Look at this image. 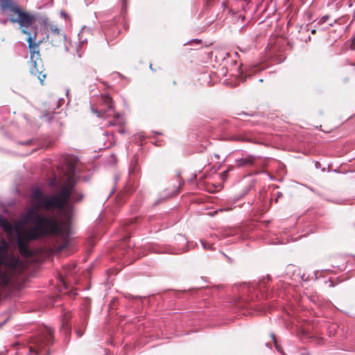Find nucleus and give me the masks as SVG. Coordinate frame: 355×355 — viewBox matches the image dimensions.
<instances>
[{
    "label": "nucleus",
    "instance_id": "1",
    "mask_svg": "<svg viewBox=\"0 0 355 355\" xmlns=\"http://www.w3.org/2000/svg\"><path fill=\"white\" fill-rule=\"evenodd\" d=\"M38 189H35L31 198L35 204L30 208L24 216L25 223L33 224L34 227L25 230L23 232L17 231V247L20 254L26 258L31 257L33 252L28 248L31 241L40 239L43 236L60 235L66 236L69 233V227L67 224L59 223L53 216H46L37 212L40 207L46 209H57L55 207L46 208L40 200L33 197L34 192Z\"/></svg>",
    "mask_w": 355,
    "mask_h": 355
},
{
    "label": "nucleus",
    "instance_id": "2",
    "mask_svg": "<svg viewBox=\"0 0 355 355\" xmlns=\"http://www.w3.org/2000/svg\"><path fill=\"white\" fill-rule=\"evenodd\" d=\"M77 160H70L67 166L66 180L60 191L52 196H48L40 190L37 189L34 192L33 197L40 200L46 208L55 207L58 209H62L69 202L71 194L76 184L75 173Z\"/></svg>",
    "mask_w": 355,
    "mask_h": 355
},
{
    "label": "nucleus",
    "instance_id": "3",
    "mask_svg": "<svg viewBox=\"0 0 355 355\" xmlns=\"http://www.w3.org/2000/svg\"><path fill=\"white\" fill-rule=\"evenodd\" d=\"M20 30L23 34L27 35L26 41L28 43L31 62L32 63L30 71L33 76H36L40 80L42 85H44L46 74L44 73V69L43 65L41 64L40 45L43 43L44 38L37 39V33L34 25L26 27L25 30L24 28Z\"/></svg>",
    "mask_w": 355,
    "mask_h": 355
},
{
    "label": "nucleus",
    "instance_id": "4",
    "mask_svg": "<svg viewBox=\"0 0 355 355\" xmlns=\"http://www.w3.org/2000/svg\"><path fill=\"white\" fill-rule=\"evenodd\" d=\"M0 11L1 15L7 16L13 24H18L19 28L35 25V15L23 10L15 0H0Z\"/></svg>",
    "mask_w": 355,
    "mask_h": 355
},
{
    "label": "nucleus",
    "instance_id": "5",
    "mask_svg": "<svg viewBox=\"0 0 355 355\" xmlns=\"http://www.w3.org/2000/svg\"><path fill=\"white\" fill-rule=\"evenodd\" d=\"M53 343V331L50 328H46L42 334L35 338L33 342V345L29 347L31 353L35 355H49L48 348Z\"/></svg>",
    "mask_w": 355,
    "mask_h": 355
},
{
    "label": "nucleus",
    "instance_id": "6",
    "mask_svg": "<svg viewBox=\"0 0 355 355\" xmlns=\"http://www.w3.org/2000/svg\"><path fill=\"white\" fill-rule=\"evenodd\" d=\"M48 34L46 37L50 40L54 46H60L64 44L65 35L56 25L49 24L47 26Z\"/></svg>",
    "mask_w": 355,
    "mask_h": 355
},
{
    "label": "nucleus",
    "instance_id": "7",
    "mask_svg": "<svg viewBox=\"0 0 355 355\" xmlns=\"http://www.w3.org/2000/svg\"><path fill=\"white\" fill-rule=\"evenodd\" d=\"M64 275H60V280L67 287V283L70 282L69 278L76 272V264L74 263L67 264L63 267Z\"/></svg>",
    "mask_w": 355,
    "mask_h": 355
},
{
    "label": "nucleus",
    "instance_id": "8",
    "mask_svg": "<svg viewBox=\"0 0 355 355\" xmlns=\"http://www.w3.org/2000/svg\"><path fill=\"white\" fill-rule=\"evenodd\" d=\"M125 119L119 113H116L114 114L113 118L108 121V125L109 126H119V132L120 134H123L125 132Z\"/></svg>",
    "mask_w": 355,
    "mask_h": 355
},
{
    "label": "nucleus",
    "instance_id": "9",
    "mask_svg": "<svg viewBox=\"0 0 355 355\" xmlns=\"http://www.w3.org/2000/svg\"><path fill=\"white\" fill-rule=\"evenodd\" d=\"M309 322H306L305 323L302 324L300 327V330L298 331V337L301 340L309 339Z\"/></svg>",
    "mask_w": 355,
    "mask_h": 355
},
{
    "label": "nucleus",
    "instance_id": "10",
    "mask_svg": "<svg viewBox=\"0 0 355 355\" xmlns=\"http://www.w3.org/2000/svg\"><path fill=\"white\" fill-rule=\"evenodd\" d=\"M254 161H255V158L252 155H249L245 158H241L240 159H238L236 161V165L239 167H241V166H247V165L251 166L254 163Z\"/></svg>",
    "mask_w": 355,
    "mask_h": 355
},
{
    "label": "nucleus",
    "instance_id": "11",
    "mask_svg": "<svg viewBox=\"0 0 355 355\" xmlns=\"http://www.w3.org/2000/svg\"><path fill=\"white\" fill-rule=\"evenodd\" d=\"M102 102L105 105H107L109 110L114 109V103L112 98L109 95L102 96Z\"/></svg>",
    "mask_w": 355,
    "mask_h": 355
},
{
    "label": "nucleus",
    "instance_id": "12",
    "mask_svg": "<svg viewBox=\"0 0 355 355\" xmlns=\"http://www.w3.org/2000/svg\"><path fill=\"white\" fill-rule=\"evenodd\" d=\"M1 225L8 232H10L12 230V227L10 223L6 220L1 222Z\"/></svg>",
    "mask_w": 355,
    "mask_h": 355
},
{
    "label": "nucleus",
    "instance_id": "13",
    "mask_svg": "<svg viewBox=\"0 0 355 355\" xmlns=\"http://www.w3.org/2000/svg\"><path fill=\"white\" fill-rule=\"evenodd\" d=\"M271 337H272V339L273 340V343H274V345H275V347L276 348V349L279 352L281 353L282 355H284V352H283V349L281 347V346L277 343V341L275 338V336L274 334H271Z\"/></svg>",
    "mask_w": 355,
    "mask_h": 355
},
{
    "label": "nucleus",
    "instance_id": "14",
    "mask_svg": "<svg viewBox=\"0 0 355 355\" xmlns=\"http://www.w3.org/2000/svg\"><path fill=\"white\" fill-rule=\"evenodd\" d=\"M92 112L96 113L98 117H103L104 116V113H102L101 111H98L96 109H92Z\"/></svg>",
    "mask_w": 355,
    "mask_h": 355
},
{
    "label": "nucleus",
    "instance_id": "15",
    "mask_svg": "<svg viewBox=\"0 0 355 355\" xmlns=\"http://www.w3.org/2000/svg\"><path fill=\"white\" fill-rule=\"evenodd\" d=\"M6 250H7V245L6 244L0 245V254L3 253V252H6Z\"/></svg>",
    "mask_w": 355,
    "mask_h": 355
},
{
    "label": "nucleus",
    "instance_id": "16",
    "mask_svg": "<svg viewBox=\"0 0 355 355\" xmlns=\"http://www.w3.org/2000/svg\"><path fill=\"white\" fill-rule=\"evenodd\" d=\"M122 2V8L125 10L128 6V0H121Z\"/></svg>",
    "mask_w": 355,
    "mask_h": 355
},
{
    "label": "nucleus",
    "instance_id": "17",
    "mask_svg": "<svg viewBox=\"0 0 355 355\" xmlns=\"http://www.w3.org/2000/svg\"><path fill=\"white\" fill-rule=\"evenodd\" d=\"M62 328L66 331V333L69 330V326L66 322H63Z\"/></svg>",
    "mask_w": 355,
    "mask_h": 355
},
{
    "label": "nucleus",
    "instance_id": "18",
    "mask_svg": "<svg viewBox=\"0 0 355 355\" xmlns=\"http://www.w3.org/2000/svg\"><path fill=\"white\" fill-rule=\"evenodd\" d=\"M31 143H32V140L31 139H28V140H27L25 142H21V144H23V145H30V144H31Z\"/></svg>",
    "mask_w": 355,
    "mask_h": 355
},
{
    "label": "nucleus",
    "instance_id": "19",
    "mask_svg": "<svg viewBox=\"0 0 355 355\" xmlns=\"http://www.w3.org/2000/svg\"><path fill=\"white\" fill-rule=\"evenodd\" d=\"M223 6L224 7V8H229V6H228V2L227 1H224L223 2Z\"/></svg>",
    "mask_w": 355,
    "mask_h": 355
},
{
    "label": "nucleus",
    "instance_id": "20",
    "mask_svg": "<svg viewBox=\"0 0 355 355\" xmlns=\"http://www.w3.org/2000/svg\"><path fill=\"white\" fill-rule=\"evenodd\" d=\"M76 333H77L78 337L82 336V335L83 334V333L82 331H80V330H77Z\"/></svg>",
    "mask_w": 355,
    "mask_h": 355
},
{
    "label": "nucleus",
    "instance_id": "21",
    "mask_svg": "<svg viewBox=\"0 0 355 355\" xmlns=\"http://www.w3.org/2000/svg\"><path fill=\"white\" fill-rule=\"evenodd\" d=\"M320 164L318 162H315V166L316 168H319Z\"/></svg>",
    "mask_w": 355,
    "mask_h": 355
},
{
    "label": "nucleus",
    "instance_id": "22",
    "mask_svg": "<svg viewBox=\"0 0 355 355\" xmlns=\"http://www.w3.org/2000/svg\"><path fill=\"white\" fill-rule=\"evenodd\" d=\"M301 355H309L308 352L303 351L301 352Z\"/></svg>",
    "mask_w": 355,
    "mask_h": 355
},
{
    "label": "nucleus",
    "instance_id": "23",
    "mask_svg": "<svg viewBox=\"0 0 355 355\" xmlns=\"http://www.w3.org/2000/svg\"><path fill=\"white\" fill-rule=\"evenodd\" d=\"M3 263V259L0 258V266Z\"/></svg>",
    "mask_w": 355,
    "mask_h": 355
},
{
    "label": "nucleus",
    "instance_id": "24",
    "mask_svg": "<svg viewBox=\"0 0 355 355\" xmlns=\"http://www.w3.org/2000/svg\"><path fill=\"white\" fill-rule=\"evenodd\" d=\"M238 139H239V140H241V141H243V138H241V137H239Z\"/></svg>",
    "mask_w": 355,
    "mask_h": 355
},
{
    "label": "nucleus",
    "instance_id": "25",
    "mask_svg": "<svg viewBox=\"0 0 355 355\" xmlns=\"http://www.w3.org/2000/svg\"><path fill=\"white\" fill-rule=\"evenodd\" d=\"M312 34L315 33V30L311 31Z\"/></svg>",
    "mask_w": 355,
    "mask_h": 355
},
{
    "label": "nucleus",
    "instance_id": "26",
    "mask_svg": "<svg viewBox=\"0 0 355 355\" xmlns=\"http://www.w3.org/2000/svg\"><path fill=\"white\" fill-rule=\"evenodd\" d=\"M311 39V36H308V40H309Z\"/></svg>",
    "mask_w": 355,
    "mask_h": 355
},
{
    "label": "nucleus",
    "instance_id": "27",
    "mask_svg": "<svg viewBox=\"0 0 355 355\" xmlns=\"http://www.w3.org/2000/svg\"><path fill=\"white\" fill-rule=\"evenodd\" d=\"M209 0H207V3H209Z\"/></svg>",
    "mask_w": 355,
    "mask_h": 355
}]
</instances>
